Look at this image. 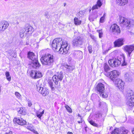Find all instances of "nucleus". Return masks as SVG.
I'll list each match as a JSON object with an SVG mask.
<instances>
[{
    "mask_svg": "<svg viewBox=\"0 0 134 134\" xmlns=\"http://www.w3.org/2000/svg\"><path fill=\"white\" fill-rule=\"evenodd\" d=\"M52 46L55 52H59L60 53L64 54L67 53L69 48L68 42L65 40H62L61 38L54 39L52 43Z\"/></svg>",
    "mask_w": 134,
    "mask_h": 134,
    "instance_id": "nucleus-1",
    "label": "nucleus"
},
{
    "mask_svg": "<svg viewBox=\"0 0 134 134\" xmlns=\"http://www.w3.org/2000/svg\"><path fill=\"white\" fill-rule=\"evenodd\" d=\"M119 72L116 70H113L107 74H105L107 77H110L111 80L114 82L116 86L122 91L124 89V83L120 79H116L119 76Z\"/></svg>",
    "mask_w": 134,
    "mask_h": 134,
    "instance_id": "nucleus-2",
    "label": "nucleus"
},
{
    "mask_svg": "<svg viewBox=\"0 0 134 134\" xmlns=\"http://www.w3.org/2000/svg\"><path fill=\"white\" fill-rule=\"evenodd\" d=\"M108 63L109 65L113 67L118 66L122 63V66L126 65L127 63L125 61V58L124 55H121L119 59L115 58L109 60Z\"/></svg>",
    "mask_w": 134,
    "mask_h": 134,
    "instance_id": "nucleus-3",
    "label": "nucleus"
},
{
    "mask_svg": "<svg viewBox=\"0 0 134 134\" xmlns=\"http://www.w3.org/2000/svg\"><path fill=\"white\" fill-rule=\"evenodd\" d=\"M41 60L43 65L50 68L52 66L54 61L53 56L51 54H46L42 57Z\"/></svg>",
    "mask_w": 134,
    "mask_h": 134,
    "instance_id": "nucleus-4",
    "label": "nucleus"
},
{
    "mask_svg": "<svg viewBox=\"0 0 134 134\" xmlns=\"http://www.w3.org/2000/svg\"><path fill=\"white\" fill-rule=\"evenodd\" d=\"M126 99V104L130 106H134V95L133 92L129 90L126 91L125 94Z\"/></svg>",
    "mask_w": 134,
    "mask_h": 134,
    "instance_id": "nucleus-5",
    "label": "nucleus"
},
{
    "mask_svg": "<svg viewBox=\"0 0 134 134\" xmlns=\"http://www.w3.org/2000/svg\"><path fill=\"white\" fill-rule=\"evenodd\" d=\"M64 76L63 72L61 71L56 72L53 76V80L55 85H58L59 81H61Z\"/></svg>",
    "mask_w": 134,
    "mask_h": 134,
    "instance_id": "nucleus-6",
    "label": "nucleus"
},
{
    "mask_svg": "<svg viewBox=\"0 0 134 134\" xmlns=\"http://www.w3.org/2000/svg\"><path fill=\"white\" fill-rule=\"evenodd\" d=\"M37 90L41 93L43 96H45L49 93V91L46 88H43L40 86V85L37 83L36 85Z\"/></svg>",
    "mask_w": 134,
    "mask_h": 134,
    "instance_id": "nucleus-7",
    "label": "nucleus"
},
{
    "mask_svg": "<svg viewBox=\"0 0 134 134\" xmlns=\"http://www.w3.org/2000/svg\"><path fill=\"white\" fill-rule=\"evenodd\" d=\"M23 29L25 32V34L27 36H29L31 35L34 30L33 27L28 24L26 25L25 28Z\"/></svg>",
    "mask_w": 134,
    "mask_h": 134,
    "instance_id": "nucleus-8",
    "label": "nucleus"
},
{
    "mask_svg": "<svg viewBox=\"0 0 134 134\" xmlns=\"http://www.w3.org/2000/svg\"><path fill=\"white\" fill-rule=\"evenodd\" d=\"M83 42V39L79 36L75 38L73 41V45L74 46H80L82 44Z\"/></svg>",
    "mask_w": 134,
    "mask_h": 134,
    "instance_id": "nucleus-9",
    "label": "nucleus"
},
{
    "mask_svg": "<svg viewBox=\"0 0 134 134\" xmlns=\"http://www.w3.org/2000/svg\"><path fill=\"white\" fill-rule=\"evenodd\" d=\"M9 26L8 23L5 21L0 22V32L4 31Z\"/></svg>",
    "mask_w": 134,
    "mask_h": 134,
    "instance_id": "nucleus-10",
    "label": "nucleus"
},
{
    "mask_svg": "<svg viewBox=\"0 0 134 134\" xmlns=\"http://www.w3.org/2000/svg\"><path fill=\"white\" fill-rule=\"evenodd\" d=\"M95 90L99 93H103L105 91V86L102 83H98L95 87Z\"/></svg>",
    "mask_w": 134,
    "mask_h": 134,
    "instance_id": "nucleus-11",
    "label": "nucleus"
},
{
    "mask_svg": "<svg viewBox=\"0 0 134 134\" xmlns=\"http://www.w3.org/2000/svg\"><path fill=\"white\" fill-rule=\"evenodd\" d=\"M124 49L130 56L131 53L134 50V44L126 45L124 47Z\"/></svg>",
    "mask_w": 134,
    "mask_h": 134,
    "instance_id": "nucleus-12",
    "label": "nucleus"
},
{
    "mask_svg": "<svg viewBox=\"0 0 134 134\" xmlns=\"http://www.w3.org/2000/svg\"><path fill=\"white\" fill-rule=\"evenodd\" d=\"M119 19L120 20V23L123 24L126 26L128 27L129 26V19H128L121 16H119Z\"/></svg>",
    "mask_w": 134,
    "mask_h": 134,
    "instance_id": "nucleus-13",
    "label": "nucleus"
},
{
    "mask_svg": "<svg viewBox=\"0 0 134 134\" xmlns=\"http://www.w3.org/2000/svg\"><path fill=\"white\" fill-rule=\"evenodd\" d=\"M110 30L114 33H120V32L119 27L116 24H114L111 26Z\"/></svg>",
    "mask_w": 134,
    "mask_h": 134,
    "instance_id": "nucleus-14",
    "label": "nucleus"
},
{
    "mask_svg": "<svg viewBox=\"0 0 134 134\" xmlns=\"http://www.w3.org/2000/svg\"><path fill=\"white\" fill-rule=\"evenodd\" d=\"M14 121L18 124L22 125H25L26 123V121L21 118H15L14 119Z\"/></svg>",
    "mask_w": 134,
    "mask_h": 134,
    "instance_id": "nucleus-15",
    "label": "nucleus"
},
{
    "mask_svg": "<svg viewBox=\"0 0 134 134\" xmlns=\"http://www.w3.org/2000/svg\"><path fill=\"white\" fill-rule=\"evenodd\" d=\"M28 56L29 58L31 60V62L38 60L37 56L35 55L34 53L32 52L28 53Z\"/></svg>",
    "mask_w": 134,
    "mask_h": 134,
    "instance_id": "nucleus-16",
    "label": "nucleus"
},
{
    "mask_svg": "<svg viewBox=\"0 0 134 134\" xmlns=\"http://www.w3.org/2000/svg\"><path fill=\"white\" fill-rule=\"evenodd\" d=\"M123 39L122 38H119L117 40L114 42L115 47H120L124 44Z\"/></svg>",
    "mask_w": 134,
    "mask_h": 134,
    "instance_id": "nucleus-17",
    "label": "nucleus"
},
{
    "mask_svg": "<svg viewBox=\"0 0 134 134\" xmlns=\"http://www.w3.org/2000/svg\"><path fill=\"white\" fill-rule=\"evenodd\" d=\"M30 65L33 68L37 69L39 68L40 66L38 60L31 62Z\"/></svg>",
    "mask_w": 134,
    "mask_h": 134,
    "instance_id": "nucleus-18",
    "label": "nucleus"
},
{
    "mask_svg": "<svg viewBox=\"0 0 134 134\" xmlns=\"http://www.w3.org/2000/svg\"><path fill=\"white\" fill-rule=\"evenodd\" d=\"M82 54V52L80 51H75L72 53V55L75 57L79 58H81Z\"/></svg>",
    "mask_w": 134,
    "mask_h": 134,
    "instance_id": "nucleus-19",
    "label": "nucleus"
},
{
    "mask_svg": "<svg viewBox=\"0 0 134 134\" xmlns=\"http://www.w3.org/2000/svg\"><path fill=\"white\" fill-rule=\"evenodd\" d=\"M64 66L66 69V70L68 72L72 71L75 68L73 66L69 65L67 64H64Z\"/></svg>",
    "mask_w": 134,
    "mask_h": 134,
    "instance_id": "nucleus-20",
    "label": "nucleus"
},
{
    "mask_svg": "<svg viewBox=\"0 0 134 134\" xmlns=\"http://www.w3.org/2000/svg\"><path fill=\"white\" fill-rule=\"evenodd\" d=\"M119 134H130V132L124 127H121L120 130Z\"/></svg>",
    "mask_w": 134,
    "mask_h": 134,
    "instance_id": "nucleus-21",
    "label": "nucleus"
},
{
    "mask_svg": "<svg viewBox=\"0 0 134 134\" xmlns=\"http://www.w3.org/2000/svg\"><path fill=\"white\" fill-rule=\"evenodd\" d=\"M116 3L120 5L123 6L127 2V0H116Z\"/></svg>",
    "mask_w": 134,
    "mask_h": 134,
    "instance_id": "nucleus-22",
    "label": "nucleus"
},
{
    "mask_svg": "<svg viewBox=\"0 0 134 134\" xmlns=\"http://www.w3.org/2000/svg\"><path fill=\"white\" fill-rule=\"evenodd\" d=\"M17 110L19 113L25 115L26 114V111L25 109L23 108H19L17 109Z\"/></svg>",
    "mask_w": 134,
    "mask_h": 134,
    "instance_id": "nucleus-23",
    "label": "nucleus"
},
{
    "mask_svg": "<svg viewBox=\"0 0 134 134\" xmlns=\"http://www.w3.org/2000/svg\"><path fill=\"white\" fill-rule=\"evenodd\" d=\"M98 17L97 13H96L93 14L92 16H90L89 17V20L91 21H93Z\"/></svg>",
    "mask_w": 134,
    "mask_h": 134,
    "instance_id": "nucleus-24",
    "label": "nucleus"
},
{
    "mask_svg": "<svg viewBox=\"0 0 134 134\" xmlns=\"http://www.w3.org/2000/svg\"><path fill=\"white\" fill-rule=\"evenodd\" d=\"M74 24L76 25H79L81 24V21L77 18H75L74 19Z\"/></svg>",
    "mask_w": 134,
    "mask_h": 134,
    "instance_id": "nucleus-25",
    "label": "nucleus"
},
{
    "mask_svg": "<svg viewBox=\"0 0 134 134\" xmlns=\"http://www.w3.org/2000/svg\"><path fill=\"white\" fill-rule=\"evenodd\" d=\"M44 110H43L42 112L39 111H37L36 112V114L37 116L41 120V118L44 114Z\"/></svg>",
    "mask_w": 134,
    "mask_h": 134,
    "instance_id": "nucleus-26",
    "label": "nucleus"
},
{
    "mask_svg": "<svg viewBox=\"0 0 134 134\" xmlns=\"http://www.w3.org/2000/svg\"><path fill=\"white\" fill-rule=\"evenodd\" d=\"M104 71L106 72V73H105V74H107V73H108V72L110 70V68L107 63L104 64Z\"/></svg>",
    "mask_w": 134,
    "mask_h": 134,
    "instance_id": "nucleus-27",
    "label": "nucleus"
},
{
    "mask_svg": "<svg viewBox=\"0 0 134 134\" xmlns=\"http://www.w3.org/2000/svg\"><path fill=\"white\" fill-rule=\"evenodd\" d=\"M27 128L33 132H35V130L34 129V126L31 124L28 123Z\"/></svg>",
    "mask_w": 134,
    "mask_h": 134,
    "instance_id": "nucleus-28",
    "label": "nucleus"
},
{
    "mask_svg": "<svg viewBox=\"0 0 134 134\" xmlns=\"http://www.w3.org/2000/svg\"><path fill=\"white\" fill-rule=\"evenodd\" d=\"M124 78L126 81H130L131 80V78L129 74L126 73L125 74L124 76Z\"/></svg>",
    "mask_w": 134,
    "mask_h": 134,
    "instance_id": "nucleus-29",
    "label": "nucleus"
},
{
    "mask_svg": "<svg viewBox=\"0 0 134 134\" xmlns=\"http://www.w3.org/2000/svg\"><path fill=\"white\" fill-rule=\"evenodd\" d=\"M36 71L32 70L30 73V75L31 77L34 79H36Z\"/></svg>",
    "mask_w": 134,
    "mask_h": 134,
    "instance_id": "nucleus-30",
    "label": "nucleus"
},
{
    "mask_svg": "<svg viewBox=\"0 0 134 134\" xmlns=\"http://www.w3.org/2000/svg\"><path fill=\"white\" fill-rule=\"evenodd\" d=\"M25 34V32L24 30V29H22L20 32V36L21 38H23L24 36V35Z\"/></svg>",
    "mask_w": 134,
    "mask_h": 134,
    "instance_id": "nucleus-31",
    "label": "nucleus"
},
{
    "mask_svg": "<svg viewBox=\"0 0 134 134\" xmlns=\"http://www.w3.org/2000/svg\"><path fill=\"white\" fill-rule=\"evenodd\" d=\"M129 26L128 27L134 26V20L133 19H129Z\"/></svg>",
    "mask_w": 134,
    "mask_h": 134,
    "instance_id": "nucleus-32",
    "label": "nucleus"
},
{
    "mask_svg": "<svg viewBox=\"0 0 134 134\" xmlns=\"http://www.w3.org/2000/svg\"><path fill=\"white\" fill-rule=\"evenodd\" d=\"M5 75L7 80L9 81H10L11 80V77L9 72L8 71H6L5 72Z\"/></svg>",
    "mask_w": 134,
    "mask_h": 134,
    "instance_id": "nucleus-33",
    "label": "nucleus"
},
{
    "mask_svg": "<svg viewBox=\"0 0 134 134\" xmlns=\"http://www.w3.org/2000/svg\"><path fill=\"white\" fill-rule=\"evenodd\" d=\"M36 79L38 78L41 77H42V75L41 73L39 71H36Z\"/></svg>",
    "mask_w": 134,
    "mask_h": 134,
    "instance_id": "nucleus-34",
    "label": "nucleus"
},
{
    "mask_svg": "<svg viewBox=\"0 0 134 134\" xmlns=\"http://www.w3.org/2000/svg\"><path fill=\"white\" fill-rule=\"evenodd\" d=\"M120 131H119L118 129H114L111 132V134H115L116 133L117 134H119Z\"/></svg>",
    "mask_w": 134,
    "mask_h": 134,
    "instance_id": "nucleus-35",
    "label": "nucleus"
},
{
    "mask_svg": "<svg viewBox=\"0 0 134 134\" xmlns=\"http://www.w3.org/2000/svg\"><path fill=\"white\" fill-rule=\"evenodd\" d=\"M97 32H98L99 34V37L100 38H101L103 36V33L102 30H97Z\"/></svg>",
    "mask_w": 134,
    "mask_h": 134,
    "instance_id": "nucleus-36",
    "label": "nucleus"
},
{
    "mask_svg": "<svg viewBox=\"0 0 134 134\" xmlns=\"http://www.w3.org/2000/svg\"><path fill=\"white\" fill-rule=\"evenodd\" d=\"M65 107L68 111L70 113H71L72 112L71 109L68 105L65 104Z\"/></svg>",
    "mask_w": 134,
    "mask_h": 134,
    "instance_id": "nucleus-37",
    "label": "nucleus"
},
{
    "mask_svg": "<svg viewBox=\"0 0 134 134\" xmlns=\"http://www.w3.org/2000/svg\"><path fill=\"white\" fill-rule=\"evenodd\" d=\"M89 122L91 125L97 127L98 126V125L92 120H90Z\"/></svg>",
    "mask_w": 134,
    "mask_h": 134,
    "instance_id": "nucleus-38",
    "label": "nucleus"
},
{
    "mask_svg": "<svg viewBox=\"0 0 134 134\" xmlns=\"http://www.w3.org/2000/svg\"><path fill=\"white\" fill-rule=\"evenodd\" d=\"M100 96L103 98H106L108 97V95L105 93H100Z\"/></svg>",
    "mask_w": 134,
    "mask_h": 134,
    "instance_id": "nucleus-39",
    "label": "nucleus"
},
{
    "mask_svg": "<svg viewBox=\"0 0 134 134\" xmlns=\"http://www.w3.org/2000/svg\"><path fill=\"white\" fill-rule=\"evenodd\" d=\"M88 50L90 53H92V50L91 46L90 45L88 46Z\"/></svg>",
    "mask_w": 134,
    "mask_h": 134,
    "instance_id": "nucleus-40",
    "label": "nucleus"
},
{
    "mask_svg": "<svg viewBox=\"0 0 134 134\" xmlns=\"http://www.w3.org/2000/svg\"><path fill=\"white\" fill-rule=\"evenodd\" d=\"M44 15L47 19L49 18L50 17V15L49 14V13L48 12H45Z\"/></svg>",
    "mask_w": 134,
    "mask_h": 134,
    "instance_id": "nucleus-41",
    "label": "nucleus"
},
{
    "mask_svg": "<svg viewBox=\"0 0 134 134\" xmlns=\"http://www.w3.org/2000/svg\"><path fill=\"white\" fill-rule=\"evenodd\" d=\"M102 3L101 2L100 0H98L97 2V5L100 8L101 6L102 5Z\"/></svg>",
    "mask_w": 134,
    "mask_h": 134,
    "instance_id": "nucleus-42",
    "label": "nucleus"
},
{
    "mask_svg": "<svg viewBox=\"0 0 134 134\" xmlns=\"http://www.w3.org/2000/svg\"><path fill=\"white\" fill-rule=\"evenodd\" d=\"M105 18L103 17H102L100 19L99 22L101 23H103L104 22Z\"/></svg>",
    "mask_w": 134,
    "mask_h": 134,
    "instance_id": "nucleus-43",
    "label": "nucleus"
},
{
    "mask_svg": "<svg viewBox=\"0 0 134 134\" xmlns=\"http://www.w3.org/2000/svg\"><path fill=\"white\" fill-rule=\"evenodd\" d=\"M91 37L95 42H96L97 41V39L96 37L92 35H90Z\"/></svg>",
    "mask_w": 134,
    "mask_h": 134,
    "instance_id": "nucleus-44",
    "label": "nucleus"
},
{
    "mask_svg": "<svg viewBox=\"0 0 134 134\" xmlns=\"http://www.w3.org/2000/svg\"><path fill=\"white\" fill-rule=\"evenodd\" d=\"M98 8H99V7L96 4L95 5L93 6L92 8V9L93 10H94L95 9H98Z\"/></svg>",
    "mask_w": 134,
    "mask_h": 134,
    "instance_id": "nucleus-45",
    "label": "nucleus"
},
{
    "mask_svg": "<svg viewBox=\"0 0 134 134\" xmlns=\"http://www.w3.org/2000/svg\"><path fill=\"white\" fill-rule=\"evenodd\" d=\"M48 83L50 87H52L53 86V83L51 80H50L49 81Z\"/></svg>",
    "mask_w": 134,
    "mask_h": 134,
    "instance_id": "nucleus-46",
    "label": "nucleus"
},
{
    "mask_svg": "<svg viewBox=\"0 0 134 134\" xmlns=\"http://www.w3.org/2000/svg\"><path fill=\"white\" fill-rule=\"evenodd\" d=\"M15 94L17 98L20 97V96L19 93L18 92H16L15 93Z\"/></svg>",
    "mask_w": 134,
    "mask_h": 134,
    "instance_id": "nucleus-47",
    "label": "nucleus"
},
{
    "mask_svg": "<svg viewBox=\"0 0 134 134\" xmlns=\"http://www.w3.org/2000/svg\"><path fill=\"white\" fill-rule=\"evenodd\" d=\"M105 104V103L104 102H103L99 101V106L100 107L101 105H102L103 104Z\"/></svg>",
    "mask_w": 134,
    "mask_h": 134,
    "instance_id": "nucleus-48",
    "label": "nucleus"
},
{
    "mask_svg": "<svg viewBox=\"0 0 134 134\" xmlns=\"http://www.w3.org/2000/svg\"><path fill=\"white\" fill-rule=\"evenodd\" d=\"M3 134H13V133L12 131H9L6 132Z\"/></svg>",
    "mask_w": 134,
    "mask_h": 134,
    "instance_id": "nucleus-49",
    "label": "nucleus"
},
{
    "mask_svg": "<svg viewBox=\"0 0 134 134\" xmlns=\"http://www.w3.org/2000/svg\"><path fill=\"white\" fill-rule=\"evenodd\" d=\"M28 106L30 107H31L32 105V103H31V102L30 100L28 101Z\"/></svg>",
    "mask_w": 134,
    "mask_h": 134,
    "instance_id": "nucleus-50",
    "label": "nucleus"
},
{
    "mask_svg": "<svg viewBox=\"0 0 134 134\" xmlns=\"http://www.w3.org/2000/svg\"><path fill=\"white\" fill-rule=\"evenodd\" d=\"M109 50V49L108 50H107L103 52V53L104 54H106L107 53H108V51Z\"/></svg>",
    "mask_w": 134,
    "mask_h": 134,
    "instance_id": "nucleus-51",
    "label": "nucleus"
},
{
    "mask_svg": "<svg viewBox=\"0 0 134 134\" xmlns=\"http://www.w3.org/2000/svg\"><path fill=\"white\" fill-rule=\"evenodd\" d=\"M80 121H78V122L79 123H82V118H80Z\"/></svg>",
    "mask_w": 134,
    "mask_h": 134,
    "instance_id": "nucleus-52",
    "label": "nucleus"
},
{
    "mask_svg": "<svg viewBox=\"0 0 134 134\" xmlns=\"http://www.w3.org/2000/svg\"><path fill=\"white\" fill-rule=\"evenodd\" d=\"M82 13L83 12H82V11H80L77 13V15H79V16H80L81 15H80L79 14H82Z\"/></svg>",
    "mask_w": 134,
    "mask_h": 134,
    "instance_id": "nucleus-53",
    "label": "nucleus"
},
{
    "mask_svg": "<svg viewBox=\"0 0 134 134\" xmlns=\"http://www.w3.org/2000/svg\"><path fill=\"white\" fill-rule=\"evenodd\" d=\"M51 87L52 90H53V91L54 90L55 88L54 87H53V86H52V87Z\"/></svg>",
    "mask_w": 134,
    "mask_h": 134,
    "instance_id": "nucleus-54",
    "label": "nucleus"
},
{
    "mask_svg": "<svg viewBox=\"0 0 134 134\" xmlns=\"http://www.w3.org/2000/svg\"><path fill=\"white\" fill-rule=\"evenodd\" d=\"M35 131V132H33V133H34V134H39L36 130Z\"/></svg>",
    "mask_w": 134,
    "mask_h": 134,
    "instance_id": "nucleus-55",
    "label": "nucleus"
},
{
    "mask_svg": "<svg viewBox=\"0 0 134 134\" xmlns=\"http://www.w3.org/2000/svg\"><path fill=\"white\" fill-rule=\"evenodd\" d=\"M44 38V37L43 36L42 38H41L40 39V40L41 41V40H42V39H43Z\"/></svg>",
    "mask_w": 134,
    "mask_h": 134,
    "instance_id": "nucleus-56",
    "label": "nucleus"
},
{
    "mask_svg": "<svg viewBox=\"0 0 134 134\" xmlns=\"http://www.w3.org/2000/svg\"><path fill=\"white\" fill-rule=\"evenodd\" d=\"M132 133L134 134V128L132 130Z\"/></svg>",
    "mask_w": 134,
    "mask_h": 134,
    "instance_id": "nucleus-57",
    "label": "nucleus"
},
{
    "mask_svg": "<svg viewBox=\"0 0 134 134\" xmlns=\"http://www.w3.org/2000/svg\"><path fill=\"white\" fill-rule=\"evenodd\" d=\"M105 14L104 13V14H103V16H102V17H103L104 18H105Z\"/></svg>",
    "mask_w": 134,
    "mask_h": 134,
    "instance_id": "nucleus-58",
    "label": "nucleus"
},
{
    "mask_svg": "<svg viewBox=\"0 0 134 134\" xmlns=\"http://www.w3.org/2000/svg\"><path fill=\"white\" fill-rule=\"evenodd\" d=\"M78 116L80 117V118H82L81 116L79 114H78Z\"/></svg>",
    "mask_w": 134,
    "mask_h": 134,
    "instance_id": "nucleus-59",
    "label": "nucleus"
},
{
    "mask_svg": "<svg viewBox=\"0 0 134 134\" xmlns=\"http://www.w3.org/2000/svg\"><path fill=\"white\" fill-rule=\"evenodd\" d=\"M68 134H73L72 132H68Z\"/></svg>",
    "mask_w": 134,
    "mask_h": 134,
    "instance_id": "nucleus-60",
    "label": "nucleus"
},
{
    "mask_svg": "<svg viewBox=\"0 0 134 134\" xmlns=\"http://www.w3.org/2000/svg\"><path fill=\"white\" fill-rule=\"evenodd\" d=\"M65 4H64V6H65Z\"/></svg>",
    "mask_w": 134,
    "mask_h": 134,
    "instance_id": "nucleus-61",
    "label": "nucleus"
},
{
    "mask_svg": "<svg viewBox=\"0 0 134 134\" xmlns=\"http://www.w3.org/2000/svg\"><path fill=\"white\" fill-rule=\"evenodd\" d=\"M10 54V55H11V54Z\"/></svg>",
    "mask_w": 134,
    "mask_h": 134,
    "instance_id": "nucleus-62",
    "label": "nucleus"
},
{
    "mask_svg": "<svg viewBox=\"0 0 134 134\" xmlns=\"http://www.w3.org/2000/svg\"><path fill=\"white\" fill-rule=\"evenodd\" d=\"M105 83V82H103V83Z\"/></svg>",
    "mask_w": 134,
    "mask_h": 134,
    "instance_id": "nucleus-63",
    "label": "nucleus"
},
{
    "mask_svg": "<svg viewBox=\"0 0 134 134\" xmlns=\"http://www.w3.org/2000/svg\"><path fill=\"white\" fill-rule=\"evenodd\" d=\"M105 83V82H103V83Z\"/></svg>",
    "mask_w": 134,
    "mask_h": 134,
    "instance_id": "nucleus-64",
    "label": "nucleus"
}]
</instances>
